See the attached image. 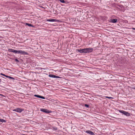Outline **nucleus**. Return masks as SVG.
I'll list each match as a JSON object with an SVG mask.
<instances>
[{
    "label": "nucleus",
    "instance_id": "14",
    "mask_svg": "<svg viewBox=\"0 0 135 135\" xmlns=\"http://www.w3.org/2000/svg\"><path fill=\"white\" fill-rule=\"evenodd\" d=\"M54 78H61V77L59 76L54 75Z\"/></svg>",
    "mask_w": 135,
    "mask_h": 135
},
{
    "label": "nucleus",
    "instance_id": "4",
    "mask_svg": "<svg viewBox=\"0 0 135 135\" xmlns=\"http://www.w3.org/2000/svg\"><path fill=\"white\" fill-rule=\"evenodd\" d=\"M119 112L120 113L123 114L124 115H125L127 116H129L130 115V114L129 113L123 110H119Z\"/></svg>",
    "mask_w": 135,
    "mask_h": 135
},
{
    "label": "nucleus",
    "instance_id": "29",
    "mask_svg": "<svg viewBox=\"0 0 135 135\" xmlns=\"http://www.w3.org/2000/svg\"><path fill=\"white\" fill-rule=\"evenodd\" d=\"M132 29L135 30V28H133Z\"/></svg>",
    "mask_w": 135,
    "mask_h": 135
},
{
    "label": "nucleus",
    "instance_id": "7",
    "mask_svg": "<svg viewBox=\"0 0 135 135\" xmlns=\"http://www.w3.org/2000/svg\"><path fill=\"white\" fill-rule=\"evenodd\" d=\"M85 132L91 135H95L93 132L90 130L86 131H85Z\"/></svg>",
    "mask_w": 135,
    "mask_h": 135
},
{
    "label": "nucleus",
    "instance_id": "17",
    "mask_svg": "<svg viewBox=\"0 0 135 135\" xmlns=\"http://www.w3.org/2000/svg\"><path fill=\"white\" fill-rule=\"evenodd\" d=\"M49 76L51 78H54V75H52V74H49Z\"/></svg>",
    "mask_w": 135,
    "mask_h": 135
},
{
    "label": "nucleus",
    "instance_id": "18",
    "mask_svg": "<svg viewBox=\"0 0 135 135\" xmlns=\"http://www.w3.org/2000/svg\"><path fill=\"white\" fill-rule=\"evenodd\" d=\"M34 96L35 97H37V98H40V96H41L40 95H34Z\"/></svg>",
    "mask_w": 135,
    "mask_h": 135
},
{
    "label": "nucleus",
    "instance_id": "11",
    "mask_svg": "<svg viewBox=\"0 0 135 135\" xmlns=\"http://www.w3.org/2000/svg\"><path fill=\"white\" fill-rule=\"evenodd\" d=\"M14 50L13 49H8V51L10 52H13V51Z\"/></svg>",
    "mask_w": 135,
    "mask_h": 135
},
{
    "label": "nucleus",
    "instance_id": "8",
    "mask_svg": "<svg viewBox=\"0 0 135 135\" xmlns=\"http://www.w3.org/2000/svg\"><path fill=\"white\" fill-rule=\"evenodd\" d=\"M117 21V19H111L110 20V21L112 23H115Z\"/></svg>",
    "mask_w": 135,
    "mask_h": 135
},
{
    "label": "nucleus",
    "instance_id": "6",
    "mask_svg": "<svg viewBox=\"0 0 135 135\" xmlns=\"http://www.w3.org/2000/svg\"><path fill=\"white\" fill-rule=\"evenodd\" d=\"M86 53H89L92 52L93 50L92 48H85Z\"/></svg>",
    "mask_w": 135,
    "mask_h": 135
},
{
    "label": "nucleus",
    "instance_id": "13",
    "mask_svg": "<svg viewBox=\"0 0 135 135\" xmlns=\"http://www.w3.org/2000/svg\"><path fill=\"white\" fill-rule=\"evenodd\" d=\"M52 129L53 130H56L57 129V127H52Z\"/></svg>",
    "mask_w": 135,
    "mask_h": 135
},
{
    "label": "nucleus",
    "instance_id": "28",
    "mask_svg": "<svg viewBox=\"0 0 135 135\" xmlns=\"http://www.w3.org/2000/svg\"><path fill=\"white\" fill-rule=\"evenodd\" d=\"M1 81H2V80L1 79H0V83H1Z\"/></svg>",
    "mask_w": 135,
    "mask_h": 135
},
{
    "label": "nucleus",
    "instance_id": "16",
    "mask_svg": "<svg viewBox=\"0 0 135 135\" xmlns=\"http://www.w3.org/2000/svg\"><path fill=\"white\" fill-rule=\"evenodd\" d=\"M0 74L1 75H2V76H5L7 78V77H8V76H7V75H5V74H3V73H1Z\"/></svg>",
    "mask_w": 135,
    "mask_h": 135
},
{
    "label": "nucleus",
    "instance_id": "10",
    "mask_svg": "<svg viewBox=\"0 0 135 135\" xmlns=\"http://www.w3.org/2000/svg\"><path fill=\"white\" fill-rule=\"evenodd\" d=\"M26 25H27L28 26H29V27H33V25L29 23H26Z\"/></svg>",
    "mask_w": 135,
    "mask_h": 135
},
{
    "label": "nucleus",
    "instance_id": "1",
    "mask_svg": "<svg viewBox=\"0 0 135 135\" xmlns=\"http://www.w3.org/2000/svg\"><path fill=\"white\" fill-rule=\"evenodd\" d=\"M13 53L15 54H20L22 55H28V53L24 51L21 50H14Z\"/></svg>",
    "mask_w": 135,
    "mask_h": 135
},
{
    "label": "nucleus",
    "instance_id": "3",
    "mask_svg": "<svg viewBox=\"0 0 135 135\" xmlns=\"http://www.w3.org/2000/svg\"><path fill=\"white\" fill-rule=\"evenodd\" d=\"M24 110V109L19 108H17L15 109H14L13 110V111H15L17 112H18L19 113H20L22 112Z\"/></svg>",
    "mask_w": 135,
    "mask_h": 135
},
{
    "label": "nucleus",
    "instance_id": "2",
    "mask_svg": "<svg viewBox=\"0 0 135 135\" xmlns=\"http://www.w3.org/2000/svg\"><path fill=\"white\" fill-rule=\"evenodd\" d=\"M40 111L46 113H51L52 112V111L46 109L41 108L40 109Z\"/></svg>",
    "mask_w": 135,
    "mask_h": 135
},
{
    "label": "nucleus",
    "instance_id": "21",
    "mask_svg": "<svg viewBox=\"0 0 135 135\" xmlns=\"http://www.w3.org/2000/svg\"><path fill=\"white\" fill-rule=\"evenodd\" d=\"M85 106L86 108H89V105L87 104H85Z\"/></svg>",
    "mask_w": 135,
    "mask_h": 135
},
{
    "label": "nucleus",
    "instance_id": "23",
    "mask_svg": "<svg viewBox=\"0 0 135 135\" xmlns=\"http://www.w3.org/2000/svg\"><path fill=\"white\" fill-rule=\"evenodd\" d=\"M131 88L132 89H135V86H132L131 87Z\"/></svg>",
    "mask_w": 135,
    "mask_h": 135
},
{
    "label": "nucleus",
    "instance_id": "15",
    "mask_svg": "<svg viewBox=\"0 0 135 135\" xmlns=\"http://www.w3.org/2000/svg\"><path fill=\"white\" fill-rule=\"evenodd\" d=\"M124 60H121L120 61V63L122 64H124Z\"/></svg>",
    "mask_w": 135,
    "mask_h": 135
},
{
    "label": "nucleus",
    "instance_id": "27",
    "mask_svg": "<svg viewBox=\"0 0 135 135\" xmlns=\"http://www.w3.org/2000/svg\"><path fill=\"white\" fill-rule=\"evenodd\" d=\"M40 68V69H44L43 68Z\"/></svg>",
    "mask_w": 135,
    "mask_h": 135
},
{
    "label": "nucleus",
    "instance_id": "9",
    "mask_svg": "<svg viewBox=\"0 0 135 135\" xmlns=\"http://www.w3.org/2000/svg\"><path fill=\"white\" fill-rule=\"evenodd\" d=\"M56 21V20L54 19H47V21H49V22H55Z\"/></svg>",
    "mask_w": 135,
    "mask_h": 135
},
{
    "label": "nucleus",
    "instance_id": "20",
    "mask_svg": "<svg viewBox=\"0 0 135 135\" xmlns=\"http://www.w3.org/2000/svg\"><path fill=\"white\" fill-rule=\"evenodd\" d=\"M105 98H108V99H113V97H107V96H106L105 97Z\"/></svg>",
    "mask_w": 135,
    "mask_h": 135
},
{
    "label": "nucleus",
    "instance_id": "25",
    "mask_svg": "<svg viewBox=\"0 0 135 135\" xmlns=\"http://www.w3.org/2000/svg\"><path fill=\"white\" fill-rule=\"evenodd\" d=\"M15 61L17 62H19V61L17 59H15Z\"/></svg>",
    "mask_w": 135,
    "mask_h": 135
},
{
    "label": "nucleus",
    "instance_id": "5",
    "mask_svg": "<svg viewBox=\"0 0 135 135\" xmlns=\"http://www.w3.org/2000/svg\"><path fill=\"white\" fill-rule=\"evenodd\" d=\"M85 49H80L79 50V49H77L76 51L80 53H86L85 52Z\"/></svg>",
    "mask_w": 135,
    "mask_h": 135
},
{
    "label": "nucleus",
    "instance_id": "22",
    "mask_svg": "<svg viewBox=\"0 0 135 135\" xmlns=\"http://www.w3.org/2000/svg\"><path fill=\"white\" fill-rule=\"evenodd\" d=\"M7 78H9V79H13V80H14L15 79L13 78V77H11V76H8V77H7Z\"/></svg>",
    "mask_w": 135,
    "mask_h": 135
},
{
    "label": "nucleus",
    "instance_id": "24",
    "mask_svg": "<svg viewBox=\"0 0 135 135\" xmlns=\"http://www.w3.org/2000/svg\"><path fill=\"white\" fill-rule=\"evenodd\" d=\"M40 98L44 99H45V98L44 97L42 96H40Z\"/></svg>",
    "mask_w": 135,
    "mask_h": 135
},
{
    "label": "nucleus",
    "instance_id": "12",
    "mask_svg": "<svg viewBox=\"0 0 135 135\" xmlns=\"http://www.w3.org/2000/svg\"><path fill=\"white\" fill-rule=\"evenodd\" d=\"M0 122H6V121L3 119H0Z\"/></svg>",
    "mask_w": 135,
    "mask_h": 135
},
{
    "label": "nucleus",
    "instance_id": "26",
    "mask_svg": "<svg viewBox=\"0 0 135 135\" xmlns=\"http://www.w3.org/2000/svg\"><path fill=\"white\" fill-rule=\"evenodd\" d=\"M0 95L1 96H2L3 97H5V96L4 95H3L2 94H0Z\"/></svg>",
    "mask_w": 135,
    "mask_h": 135
},
{
    "label": "nucleus",
    "instance_id": "19",
    "mask_svg": "<svg viewBox=\"0 0 135 135\" xmlns=\"http://www.w3.org/2000/svg\"><path fill=\"white\" fill-rule=\"evenodd\" d=\"M59 1L61 2L62 3H65V2L64 0H60Z\"/></svg>",
    "mask_w": 135,
    "mask_h": 135
}]
</instances>
